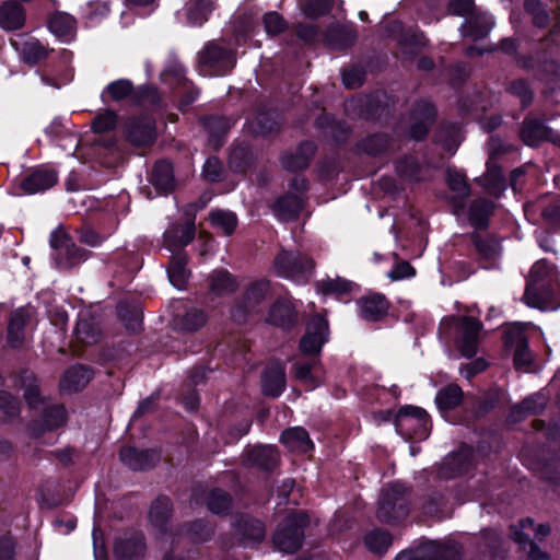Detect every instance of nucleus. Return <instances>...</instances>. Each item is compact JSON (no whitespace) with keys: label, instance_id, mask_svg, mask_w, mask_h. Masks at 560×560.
I'll return each mask as SVG.
<instances>
[{"label":"nucleus","instance_id":"22","mask_svg":"<svg viewBox=\"0 0 560 560\" xmlns=\"http://www.w3.org/2000/svg\"><path fill=\"white\" fill-rule=\"evenodd\" d=\"M26 12L21 3L4 1L0 5V26L5 31L21 30L25 25Z\"/></svg>","mask_w":560,"mask_h":560},{"label":"nucleus","instance_id":"50","mask_svg":"<svg viewBox=\"0 0 560 560\" xmlns=\"http://www.w3.org/2000/svg\"><path fill=\"white\" fill-rule=\"evenodd\" d=\"M364 541L371 551L375 553H383L392 545V537L388 532L373 530L365 536Z\"/></svg>","mask_w":560,"mask_h":560},{"label":"nucleus","instance_id":"32","mask_svg":"<svg viewBox=\"0 0 560 560\" xmlns=\"http://www.w3.org/2000/svg\"><path fill=\"white\" fill-rule=\"evenodd\" d=\"M445 180L448 188L455 194L453 201L458 208L464 207V200L469 196L470 188L467 184L466 176L456 168L447 167L445 172Z\"/></svg>","mask_w":560,"mask_h":560},{"label":"nucleus","instance_id":"8","mask_svg":"<svg viewBox=\"0 0 560 560\" xmlns=\"http://www.w3.org/2000/svg\"><path fill=\"white\" fill-rule=\"evenodd\" d=\"M428 415L424 409L415 406L402 407L395 417L396 431L406 439L418 434L425 428Z\"/></svg>","mask_w":560,"mask_h":560},{"label":"nucleus","instance_id":"43","mask_svg":"<svg viewBox=\"0 0 560 560\" xmlns=\"http://www.w3.org/2000/svg\"><path fill=\"white\" fill-rule=\"evenodd\" d=\"M133 91V84L128 79H119L110 82L102 93L104 102L107 100L120 102L127 98Z\"/></svg>","mask_w":560,"mask_h":560},{"label":"nucleus","instance_id":"25","mask_svg":"<svg viewBox=\"0 0 560 560\" xmlns=\"http://www.w3.org/2000/svg\"><path fill=\"white\" fill-rule=\"evenodd\" d=\"M314 152V143L306 141L301 143L294 153L284 154L281 159V163L285 170L291 172L304 170L308 166Z\"/></svg>","mask_w":560,"mask_h":560},{"label":"nucleus","instance_id":"3","mask_svg":"<svg viewBox=\"0 0 560 560\" xmlns=\"http://www.w3.org/2000/svg\"><path fill=\"white\" fill-rule=\"evenodd\" d=\"M407 489L400 483L384 488L378 499L376 516L381 522L390 523L408 514Z\"/></svg>","mask_w":560,"mask_h":560},{"label":"nucleus","instance_id":"36","mask_svg":"<svg viewBox=\"0 0 560 560\" xmlns=\"http://www.w3.org/2000/svg\"><path fill=\"white\" fill-rule=\"evenodd\" d=\"M213 10L212 0H189L186 4L187 21L192 26H200L208 21Z\"/></svg>","mask_w":560,"mask_h":560},{"label":"nucleus","instance_id":"56","mask_svg":"<svg viewBox=\"0 0 560 560\" xmlns=\"http://www.w3.org/2000/svg\"><path fill=\"white\" fill-rule=\"evenodd\" d=\"M389 140L386 135H373L364 139L361 149L370 155H378L387 150Z\"/></svg>","mask_w":560,"mask_h":560},{"label":"nucleus","instance_id":"15","mask_svg":"<svg viewBox=\"0 0 560 560\" xmlns=\"http://www.w3.org/2000/svg\"><path fill=\"white\" fill-rule=\"evenodd\" d=\"M57 179V173L54 170L39 167L26 175L20 186L25 194L33 195L51 188Z\"/></svg>","mask_w":560,"mask_h":560},{"label":"nucleus","instance_id":"11","mask_svg":"<svg viewBox=\"0 0 560 560\" xmlns=\"http://www.w3.org/2000/svg\"><path fill=\"white\" fill-rule=\"evenodd\" d=\"M521 138L529 147H536L542 141H552L560 145V137H557L544 121L534 118L524 119Z\"/></svg>","mask_w":560,"mask_h":560},{"label":"nucleus","instance_id":"58","mask_svg":"<svg viewBox=\"0 0 560 560\" xmlns=\"http://www.w3.org/2000/svg\"><path fill=\"white\" fill-rule=\"evenodd\" d=\"M525 10L532 15L534 25L545 27L549 23V15L542 8L539 0H525Z\"/></svg>","mask_w":560,"mask_h":560},{"label":"nucleus","instance_id":"39","mask_svg":"<svg viewBox=\"0 0 560 560\" xmlns=\"http://www.w3.org/2000/svg\"><path fill=\"white\" fill-rule=\"evenodd\" d=\"M472 242L480 257L489 262L495 261L501 255L500 242L490 235L474 234Z\"/></svg>","mask_w":560,"mask_h":560},{"label":"nucleus","instance_id":"61","mask_svg":"<svg viewBox=\"0 0 560 560\" xmlns=\"http://www.w3.org/2000/svg\"><path fill=\"white\" fill-rule=\"evenodd\" d=\"M264 26L269 35H278L287 28V22L277 12H268L264 15Z\"/></svg>","mask_w":560,"mask_h":560},{"label":"nucleus","instance_id":"45","mask_svg":"<svg viewBox=\"0 0 560 560\" xmlns=\"http://www.w3.org/2000/svg\"><path fill=\"white\" fill-rule=\"evenodd\" d=\"M462 397L463 392L460 387L451 384L439 390L435 402L441 410H451L459 405Z\"/></svg>","mask_w":560,"mask_h":560},{"label":"nucleus","instance_id":"51","mask_svg":"<svg viewBox=\"0 0 560 560\" xmlns=\"http://www.w3.org/2000/svg\"><path fill=\"white\" fill-rule=\"evenodd\" d=\"M512 538L517 542L524 550H527V557L529 560H545L547 559L546 552L541 551L537 545L532 541L529 533H518L517 530L512 532Z\"/></svg>","mask_w":560,"mask_h":560},{"label":"nucleus","instance_id":"30","mask_svg":"<svg viewBox=\"0 0 560 560\" xmlns=\"http://www.w3.org/2000/svg\"><path fill=\"white\" fill-rule=\"evenodd\" d=\"M548 273V266L544 261H537L530 269L529 283L527 284L524 300L528 306L545 308L542 299L537 294L535 285Z\"/></svg>","mask_w":560,"mask_h":560},{"label":"nucleus","instance_id":"9","mask_svg":"<svg viewBox=\"0 0 560 560\" xmlns=\"http://www.w3.org/2000/svg\"><path fill=\"white\" fill-rule=\"evenodd\" d=\"M329 328L325 316L313 317L306 327V332L300 341V349L305 354L319 353L324 343L328 340Z\"/></svg>","mask_w":560,"mask_h":560},{"label":"nucleus","instance_id":"2","mask_svg":"<svg viewBox=\"0 0 560 560\" xmlns=\"http://www.w3.org/2000/svg\"><path fill=\"white\" fill-rule=\"evenodd\" d=\"M308 523V516L304 512L287 516L273 535L277 549L287 553L298 551L302 547L304 527Z\"/></svg>","mask_w":560,"mask_h":560},{"label":"nucleus","instance_id":"48","mask_svg":"<svg viewBox=\"0 0 560 560\" xmlns=\"http://www.w3.org/2000/svg\"><path fill=\"white\" fill-rule=\"evenodd\" d=\"M207 322V315L197 308L188 310L180 318H178L176 325L180 330L195 331L202 327Z\"/></svg>","mask_w":560,"mask_h":560},{"label":"nucleus","instance_id":"59","mask_svg":"<svg viewBox=\"0 0 560 560\" xmlns=\"http://www.w3.org/2000/svg\"><path fill=\"white\" fill-rule=\"evenodd\" d=\"M117 124V115L112 110H104L98 114L92 122L94 132H107L113 130Z\"/></svg>","mask_w":560,"mask_h":560},{"label":"nucleus","instance_id":"40","mask_svg":"<svg viewBox=\"0 0 560 560\" xmlns=\"http://www.w3.org/2000/svg\"><path fill=\"white\" fill-rule=\"evenodd\" d=\"M546 407V399L539 394L525 398L521 404L516 405L511 412L514 421H521L523 418L542 411Z\"/></svg>","mask_w":560,"mask_h":560},{"label":"nucleus","instance_id":"60","mask_svg":"<svg viewBox=\"0 0 560 560\" xmlns=\"http://www.w3.org/2000/svg\"><path fill=\"white\" fill-rule=\"evenodd\" d=\"M0 413L8 419L20 413V402L8 392H0Z\"/></svg>","mask_w":560,"mask_h":560},{"label":"nucleus","instance_id":"31","mask_svg":"<svg viewBox=\"0 0 560 560\" xmlns=\"http://www.w3.org/2000/svg\"><path fill=\"white\" fill-rule=\"evenodd\" d=\"M18 384L24 389V399L30 408L36 409L45 404V398L40 394L37 378L33 372H22L19 375Z\"/></svg>","mask_w":560,"mask_h":560},{"label":"nucleus","instance_id":"24","mask_svg":"<svg viewBox=\"0 0 560 560\" xmlns=\"http://www.w3.org/2000/svg\"><path fill=\"white\" fill-rule=\"evenodd\" d=\"M195 232L194 223L168 228L164 233L166 248L173 253L183 250L182 248L194 240Z\"/></svg>","mask_w":560,"mask_h":560},{"label":"nucleus","instance_id":"6","mask_svg":"<svg viewBox=\"0 0 560 560\" xmlns=\"http://www.w3.org/2000/svg\"><path fill=\"white\" fill-rule=\"evenodd\" d=\"M198 62L201 68L210 70L215 75L225 74L235 65L231 50L214 43H209L199 52Z\"/></svg>","mask_w":560,"mask_h":560},{"label":"nucleus","instance_id":"38","mask_svg":"<svg viewBox=\"0 0 560 560\" xmlns=\"http://www.w3.org/2000/svg\"><path fill=\"white\" fill-rule=\"evenodd\" d=\"M23 60L28 65H35L48 56V49L36 38H28L23 43L15 42Z\"/></svg>","mask_w":560,"mask_h":560},{"label":"nucleus","instance_id":"63","mask_svg":"<svg viewBox=\"0 0 560 560\" xmlns=\"http://www.w3.org/2000/svg\"><path fill=\"white\" fill-rule=\"evenodd\" d=\"M447 11L450 14L458 16H470L475 12L472 0H451Z\"/></svg>","mask_w":560,"mask_h":560},{"label":"nucleus","instance_id":"44","mask_svg":"<svg viewBox=\"0 0 560 560\" xmlns=\"http://www.w3.org/2000/svg\"><path fill=\"white\" fill-rule=\"evenodd\" d=\"M492 208V202L487 199L475 200L469 209L470 223L479 229L487 228Z\"/></svg>","mask_w":560,"mask_h":560},{"label":"nucleus","instance_id":"5","mask_svg":"<svg viewBox=\"0 0 560 560\" xmlns=\"http://www.w3.org/2000/svg\"><path fill=\"white\" fill-rule=\"evenodd\" d=\"M526 327L527 324H513L506 329L504 335V345L506 348L514 350L513 361L518 370L528 369L533 360L525 335Z\"/></svg>","mask_w":560,"mask_h":560},{"label":"nucleus","instance_id":"64","mask_svg":"<svg viewBox=\"0 0 560 560\" xmlns=\"http://www.w3.org/2000/svg\"><path fill=\"white\" fill-rule=\"evenodd\" d=\"M222 163L217 158H209L202 168L205 178L214 183L219 182L222 174Z\"/></svg>","mask_w":560,"mask_h":560},{"label":"nucleus","instance_id":"37","mask_svg":"<svg viewBox=\"0 0 560 560\" xmlns=\"http://www.w3.org/2000/svg\"><path fill=\"white\" fill-rule=\"evenodd\" d=\"M491 27L492 22L486 15L475 14L474 12L462 24L460 32L464 36L478 39L487 36Z\"/></svg>","mask_w":560,"mask_h":560},{"label":"nucleus","instance_id":"46","mask_svg":"<svg viewBox=\"0 0 560 560\" xmlns=\"http://www.w3.org/2000/svg\"><path fill=\"white\" fill-rule=\"evenodd\" d=\"M117 314L126 328L132 332L140 330L142 325V313L138 307H130L126 303L117 306Z\"/></svg>","mask_w":560,"mask_h":560},{"label":"nucleus","instance_id":"12","mask_svg":"<svg viewBox=\"0 0 560 560\" xmlns=\"http://www.w3.org/2000/svg\"><path fill=\"white\" fill-rule=\"evenodd\" d=\"M434 117L435 108L430 102L420 101L416 103L411 112L410 137L415 140H422L427 136Z\"/></svg>","mask_w":560,"mask_h":560},{"label":"nucleus","instance_id":"62","mask_svg":"<svg viewBox=\"0 0 560 560\" xmlns=\"http://www.w3.org/2000/svg\"><path fill=\"white\" fill-rule=\"evenodd\" d=\"M509 91L521 100L523 106H527L533 100V91L524 80L513 81Z\"/></svg>","mask_w":560,"mask_h":560},{"label":"nucleus","instance_id":"34","mask_svg":"<svg viewBox=\"0 0 560 560\" xmlns=\"http://www.w3.org/2000/svg\"><path fill=\"white\" fill-rule=\"evenodd\" d=\"M209 136V145L218 150L223 144V138L232 126V121L223 117H209L202 120Z\"/></svg>","mask_w":560,"mask_h":560},{"label":"nucleus","instance_id":"14","mask_svg":"<svg viewBox=\"0 0 560 560\" xmlns=\"http://www.w3.org/2000/svg\"><path fill=\"white\" fill-rule=\"evenodd\" d=\"M155 122L151 117L131 118L127 124V138L135 145H149L155 140Z\"/></svg>","mask_w":560,"mask_h":560},{"label":"nucleus","instance_id":"7","mask_svg":"<svg viewBox=\"0 0 560 560\" xmlns=\"http://www.w3.org/2000/svg\"><path fill=\"white\" fill-rule=\"evenodd\" d=\"M50 245L56 250V259L62 267H71L88 258L84 249L74 245L71 238L61 231H55L50 235Z\"/></svg>","mask_w":560,"mask_h":560},{"label":"nucleus","instance_id":"1","mask_svg":"<svg viewBox=\"0 0 560 560\" xmlns=\"http://www.w3.org/2000/svg\"><path fill=\"white\" fill-rule=\"evenodd\" d=\"M273 271L277 276L295 282H305L314 269V261L308 256L294 250H281L273 260Z\"/></svg>","mask_w":560,"mask_h":560},{"label":"nucleus","instance_id":"26","mask_svg":"<svg viewBox=\"0 0 560 560\" xmlns=\"http://www.w3.org/2000/svg\"><path fill=\"white\" fill-rule=\"evenodd\" d=\"M280 441L291 452L307 453L313 448L307 431L301 427L283 431Z\"/></svg>","mask_w":560,"mask_h":560},{"label":"nucleus","instance_id":"19","mask_svg":"<svg viewBox=\"0 0 560 560\" xmlns=\"http://www.w3.org/2000/svg\"><path fill=\"white\" fill-rule=\"evenodd\" d=\"M244 462L250 467L271 470L279 463V453L272 445H258L247 451Z\"/></svg>","mask_w":560,"mask_h":560},{"label":"nucleus","instance_id":"23","mask_svg":"<svg viewBox=\"0 0 560 560\" xmlns=\"http://www.w3.org/2000/svg\"><path fill=\"white\" fill-rule=\"evenodd\" d=\"M429 167L421 164L417 158L408 155L396 163L398 177L406 183H418L428 178Z\"/></svg>","mask_w":560,"mask_h":560},{"label":"nucleus","instance_id":"52","mask_svg":"<svg viewBox=\"0 0 560 560\" xmlns=\"http://www.w3.org/2000/svg\"><path fill=\"white\" fill-rule=\"evenodd\" d=\"M464 459V455L459 453L447 456L439 471L440 477L447 479L465 472L466 469L463 467Z\"/></svg>","mask_w":560,"mask_h":560},{"label":"nucleus","instance_id":"33","mask_svg":"<svg viewBox=\"0 0 560 560\" xmlns=\"http://www.w3.org/2000/svg\"><path fill=\"white\" fill-rule=\"evenodd\" d=\"M150 182L160 194L171 192L175 186L172 164L167 161L156 162Z\"/></svg>","mask_w":560,"mask_h":560},{"label":"nucleus","instance_id":"47","mask_svg":"<svg viewBox=\"0 0 560 560\" xmlns=\"http://www.w3.org/2000/svg\"><path fill=\"white\" fill-rule=\"evenodd\" d=\"M210 220L214 228L225 235H230L237 226L236 214L232 211L214 210L210 213Z\"/></svg>","mask_w":560,"mask_h":560},{"label":"nucleus","instance_id":"13","mask_svg":"<svg viewBox=\"0 0 560 560\" xmlns=\"http://www.w3.org/2000/svg\"><path fill=\"white\" fill-rule=\"evenodd\" d=\"M234 534L238 542L247 546L259 542L265 537V527L262 523L247 515H241L233 523Z\"/></svg>","mask_w":560,"mask_h":560},{"label":"nucleus","instance_id":"21","mask_svg":"<svg viewBox=\"0 0 560 560\" xmlns=\"http://www.w3.org/2000/svg\"><path fill=\"white\" fill-rule=\"evenodd\" d=\"M48 28L62 42H70L77 32V20L67 12L56 11L48 19Z\"/></svg>","mask_w":560,"mask_h":560},{"label":"nucleus","instance_id":"17","mask_svg":"<svg viewBox=\"0 0 560 560\" xmlns=\"http://www.w3.org/2000/svg\"><path fill=\"white\" fill-rule=\"evenodd\" d=\"M120 459L132 470H147L159 462V454L151 450L138 451L130 446L120 450Z\"/></svg>","mask_w":560,"mask_h":560},{"label":"nucleus","instance_id":"10","mask_svg":"<svg viewBox=\"0 0 560 560\" xmlns=\"http://www.w3.org/2000/svg\"><path fill=\"white\" fill-rule=\"evenodd\" d=\"M147 550L144 536L139 532H128L118 537L114 545V555L118 560H139Z\"/></svg>","mask_w":560,"mask_h":560},{"label":"nucleus","instance_id":"4","mask_svg":"<svg viewBox=\"0 0 560 560\" xmlns=\"http://www.w3.org/2000/svg\"><path fill=\"white\" fill-rule=\"evenodd\" d=\"M457 330L456 342L460 353L471 358L477 353L482 324L472 316L453 317L450 319Z\"/></svg>","mask_w":560,"mask_h":560},{"label":"nucleus","instance_id":"57","mask_svg":"<svg viewBox=\"0 0 560 560\" xmlns=\"http://www.w3.org/2000/svg\"><path fill=\"white\" fill-rule=\"evenodd\" d=\"M525 10L532 15L534 25L545 27L549 23V15L542 8L539 0H525Z\"/></svg>","mask_w":560,"mask_h":560},{"label":"nucleus","instance_id":"27","mask_svg":"<svg viewBox=\"0 0 560 560\" xmlns=\"http://www.w3.org/2000/svg\"><path fill=\"white\" fill-rule=\"evenodd\" d=\"M92 378V372L83 365H74L68 369L61 381L60 388L65 392H78L84 388Z\"/></svg>","mask_w":560,"mask_h":560},{"label":"nucleus","instance_id":"41","mask_svg":"<svg viewBox=\"0 0 560 560\" xmlns=\"http://www.w3.org/2000/svg\"><path fill=\"white\" fill-rule=\"evenodd\" d=\"M75 335L81 342L93 345L100 340L101 329L93 318L82 314L75 326Z\"/></svg>","mask_w":560,"mask_h":560},{"label":"nucleus","instance_id":"16","mask_svg":"<svg viewBox=\"0 0 560 560\" xmlns=\"http://www.w3.org/2000/svg\"><path fill=\"white\" fill-rule=\"evenodd\" d=\"M67 412L60 405L46 407L43 416V423L34 421L30 424L28 431L31 436L39 438L46 431H52L61 427L66 422Z\"/></svg>","mask_w":560,"mask_h":560},{"label":"nucleus","instance_id":"20","mask_svg":"<svg viewBox=\"0 0 560 560\" xmlns=\"http://www.w3.org/2000/svg\"><path fill=\"white\" fill-rule=\"evenodd\" d=\"M360 316L369 322L382 319L388 311V302L384 295L374 293L358 301Z\"/></svg>","mask_w":560,"mask_h":560},{"label":"nucleus","instance_id":"55","mask_svg":"<svg viewBox=\"0 0 560 560\" xmlns=\"http://www.w3.org/2000/svg\"><path fill=\"white\" fill-rule=\"evenodd\" d=\"M316 289L322 294H343L351 289V283L345 279H325L316 284Z\"/></svg>","mask_w":560,"mask_h":560},{"label":"nucleus","instance_id":"53","mask_svg":"<svg viewBox=\"0 0 560 560\" xmlns=\"http://www.w3.org/2000/svg\"><path fill=\"white\" fill-rule=\"evenodd\" d=\"M269 285L267 280L254 282L246 291L245 308L250 310L261 302L269 292Z\"/></svg>","mask_w":560,"mask_h":560},{"label":"nucleus","instance_id":"29","mask_svg":"<svg viewBox=\"0 0 560 560\" xmlns=\"http://www.w3.org/2000/svg\"><path fill=\"white\" fill-rule=\"evenodd\" d=\"M31 315L25 307L12 312L8 324V342L12 347H19L24 340V329Z\"/></svg>","mask_w":560,"mask_h":560},{"label":"nucleus","instance_id":"35","mask_svg":"<svg viewBox=\"0 0 560 560\" xmlns=\"http://www.w3.org/2000/svg\"><path fill=\"white\" fill-rule=\"evenodd\" d=\"M303 207V198L296 194H287L273 206L276 215L282 221L294 220Z\"/></svg>","mask_w":560,"mask_h":560},{"label":"nucleus","instance_id":"28","mask_svg":"<svg viewBox=\"0 0 560 560\" xmlns=\"http://www.w3.org/2000/svg\"><path fill=\"white\" fill-rule=\"evenodd\" d=\"M187 255L184 250L173 253L167 276L170 282L177 289L183 290L189 278V270L186 268Z\"/></svg>","mask_w":560,"mask_h":560},{"label":"nucleus","instance_id":"42","mask_svg":"<svg viewBox=\"0 0 560 560\" xmlns=\"http://www.w3.org/2000/svg\"><path fill=\"white\" fill-rule=\"evenodd\" d=\"M295 311L289 302H277L269 312V322L276 326L290 327L295 322Z\"/></svg>","mask_w":560,"mask_h":560},{"label":"nucleus","instance_id":"54","mask_svg":"<svg viewBox=\"0 0 560 560\" xmlns=\"http://www.w3.org/2000/svg\"><path fill=\"white\" fill-rule=\"evenodd\" d=\"M207 506L212 513H224L231 506V497L223 490L214 489L208 494Z\"/></svg>","mask_w":560,"mask_h":560},{"label":"nucleus","instance_id":"49","mask_svg":"<svg viewBox=\"0 0 560 560\" xmlns=\"http://www.w3.org/2000/svg\"><path fill=\"white\" fill-rule=\"evenodd\" d=\"M235 279L225 270L213 272L211 277V291L215 294L231 293L236 290Z\"/></svg>","mask_w":560,"mask_h":560},{"label":"nucleus","instance_id":"18","mask_svg":"<svg viewBox=\"0 0 560 560\" xmlns=\"http://www.w3.org/2000/svg\"><path fill=\"white\" fill-rule=\"evenodd\" d=\"M285 387V368L281 362H271L264 371L262 393L267 396L278 397Z\"/></svg>","mask_w":560,"mask_h":560}]
</instances>
